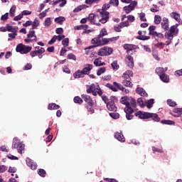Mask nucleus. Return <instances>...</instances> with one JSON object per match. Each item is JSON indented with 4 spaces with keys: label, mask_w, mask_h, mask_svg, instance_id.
Returning a JSON list of instances; mask_svg holds the SVG:
<instances>
[{
    "label": "nucleus",
    "mask_w": 182,
    "mask_h": 182,
    "mask_svg": "<svg viewBox=\"0 0 182 182\" xmlns=\"http://www.w3.org/2000/svg\"><path fill=\"white\" fill-rule=\"evenodd\" d=\"M178 26V24H176L171 26V28L169 29V32H171V33H176V29H177Z\"/></svg>",
    "instance_id": "obj_57"
},
{
    "label": "nucleus",
    "mask_w": 182,
    "mask_h": 182,
    "mask_svg": "<svg viewBox=\"0 0 182 182\" xmlns=\"http://www.w3.org/2000/svg\"><path fill=\"white\" fill-rule=\"evenodd\" d=\"M27 38L24 39V42L26 43H30V42H36L38 41V37H36V35L35 34V31H30L27 34Z\"/></svg>",
    "instance_id": "obj_10"
},
{
    "label": "nucleus",
    "mask_w": 182,
    "mask_h": 182,
    "mask_svg": "<svg viewBox=\"0 0 182 182\" xmlns=\"http://www.w3.org/2000/svg\"><path fill=\"white\" fill-rule=\"evenodd\" d=\"M129 21H122L121 23H119V26H120V28H125V27H127V26H129Z\"/></svg>",
    "instance_id": "obj_53"
},
{
    "label": "nucleus",
    "mask_w": 182,
    "mask_h": 182,
    "mask_svg": "<svg viewBox=\"0 0 182 182\" xmlns=\"http://www.w3.org/2000/svg\"><path fill=\"white\" fill-rule=\"evenodd\" d=\"M173 33H171L169 31L168 32H166L165 33V38L166 39H171V40H173Z\"/></svg>",
    "instance_id": "obj_52"
},
{
    "label": "nucleus",
    "mask_w": 182,
    "mask_h": 182,
    "mask_svg": "<svg viewBox=\"0 0 182 182\" xmlns=\"http://www.w3.org/2000/svg\"><path fill=\"white\" fill-rule=\"evenodd\" d=\"M129 103H130V106L132 109H136V107H137V104L136 103V100L132 98Z\"/></svg>",
    "instance_id": "obj_51"
},
{
    "label": "nucleus",
    "mask_w": 182,
    "mask_h": 182,
    "mask_svg": "<svg viewBox=\"0 0 182 182\" xmlns=\"http://www.w3.org/2000/svg\"><path fill=\"white\" fill-rule=\"evenodd\" d=\"M48 110H58V109H60V106L55 103H51L48 105Z\"/></svg>",
    "instance_id": "obj_29"
},
{
    "label": "nucleus",
    "mask_w": 182,
    "mask_h": 182,
    "mask_svg": "<svg viewBox=\"0 0 182 182\" xmlns=\"http://www.w3.org/2000/svg\"><path fill=\"white\" fill-rule=\"evenodd\" d=\"M110 8V4H103L102 9H98L99 14H97V19L101 23H106L109 21V13L107 11Z\"/></svg>",
    "instance_id": "obj_1"
},
{
    "label": "nucleus",
    "mask_w": 182,
    "mask_h": 182,
    "mask_svg": "<svg viewBox=\"0 0 182 182\" xmlns=\"http://www.w3.org/2000/svg\"><path fill=\"white\" fill-rule=\"evenodd\" d=\"M95 48H97V46H96V44H94V46H88L86 48H85L86 55H89V52H90L89 50H93V49H95Z\"/></svg>",
    "instance_id": "obj_45"
},
{
    "label": "nucleus",
    "mask_w": 182,
    "mask_h": 182,
    "mask_svg": "<svg viewBox=\"0 0 182 182\" xmlns=\"http://www.w3.org/2000/svg\"><path fill=\"white\" fill-rule=\"evenodd\" d=\"M161 123L162 124H168L169 126H173L176 124V122L174 121L170 120V119H162L161 121Z\"/></svg>",
    "instance_id": "obj_32"
},
{
    "label": "nucleus",
    "mask_w": 182,
    "mask_h": 182,
    "mask_svg": "<svg viewBox=\"0 0 182 182\" xmlns=\"http://www.w3.org/2000/svg\"><path fill=\"white\" fill-rule=\"evenodd\" d=\"M81 97L83 99L85 102L87 103V105H90L93 103V100H92L90 96L87 95H82Z\"/></svg>",
    "instance_id": "obj_23"
},
{
    "label": "nucleus",
    "mask_w": 182,
    "mask_h": 182,
    "mask_svg": "<svg viewBox=\"0 0 182 182\" xmlns=\"http://www.w3.org/2000/svg\"><path fill=\"white\" fill-rule=\"evenodd\" d=\"M146 33H147L146 31H138V36H136V39H139V41H149L150 39V36H146Z\"/></svg>",
    "instance_id": "obj_14"
},
{
    "label": "nucleus",
    "mask_w": 182,
    "mask_h": 182,
    "mask_svg": "<svg viewBox=\"0 0 182 182\" xmlns=\"http://www.w3.org/2000/svg\"><path fill=\"white\" fill-rule=\"evenodd\" d=\"M136 6H137V1H133L131 2V4L129 6H125L124 7V12H126V14H130L132 11H134Z\"/></svg>",
    "instance_id": "obj_12"
},
{
    "label": "nucleus",
    "mask_w": 182,
    "mask_h": 182,
    "mask_svg": "<svg viewBox=\"0 0 182 182\" xmlns=\"http://www.w3.org/2000/svg\"><path fill=\"white\" fill-rule=\"evenodd\" d=\"M113 85L117 89H119V90H122V92H125L126 93H129V91L122 85V84H119L117 82H114Z\"/></svg>",
    "instance_id": "obj_22"
},
{
    "label": "nucleus",
    "mask_w": 182,
    "mask_h": 182,
    "mask_svg": "<svg viewBox=\"0 0 182 182\" xmlns=\"http://www.w3.org/2000/svg\"><path fill=\"white\" fill-rule=\"evenodd\" d=\"M102 63V58H95L94 60V65L96 67H100V65Z\"/></svg>",
    "instance_id": "obj_42"
},
{
    "label": "nucleus",
    "mask_w": 182,
    "mask_h": 182,
    "mask_svg": "<svg viewBox=\"0 0 182 182\" xmlns=\"http://www.w3.org/2000/svg\"><path fill=\"white\" fill-rule=\"evenodd\" d=\"M124 49L127 50V53L128 55L130 54V52H133V50H136V49H139V46L133 44H124L123 46Z\"/></svg>",
    "instance_id": "obj_13"
},
{
    "label": "nucleus",
    "mask_w": 182,
    "mask_h": 182,
    "mask_svg": "<svg viewBox=\"0 0 182 182\" xmlns=\"http://www.w3.org/2000/svg\"><path fill=\"white\" fill-rule=\"evenodd\" d=\"M139 19L141 22H147V18H146V14L145 13H140L139 14Z\"/></svg>",
    "instance_id": "obj_47"
},
{
    "label": "nucleus",
    "mask_w": 182,
    "mask_h": 182,
    "mask_svg": "<svg viewBox=\"0 0 182 182\" xmlns=\"http://www.w3.org/2000/svg\"><path fill=\"white\" fill-rule=\"evenodd\" d=\"M74 102L77 103L78 105H82V103H83V100H82L80 97L77 96L74 97Z\"/></svg>",
    "instance_id": "obj_48"
},
{
    "label": "nucleus",
    "mask_w": 182,
    "mask_h": 182,
    "mask_svg": "<svg viewBox=\"0 0 182 182\" xmlns=\"http://www.w3.org/2000/svg\"><path fill=\"white\" fill-rule=\"evenodd\" d=\"M16 50L21 55H26V53H29L32 50V47L19 43L17 45Z\"/></svg>",
    "instance_id": "obj_8"
},
{
    "label": "nucleus",
    "mask_w": 182,
    "mask_h": 182,
    "mask_svg": "<svg viewBox=\"0 0 182 182\" xmlns=\"http://www.w3.org/2000/svg\"><path fill=\"white\" fill-rule=\"evenodd\" d=\"M17 36H18V33L16 32L9 33V38H8V41H12V39H15V38H16Z\"/></svg>",
    "instance_id": "obj_43"
},
{
    "label": "nucleus",
    "mask_w": 182,
    "mask_h": 182,
    "mask_svg": "<svg viewBox=\"0 0 182 182\" xmlns=\"http://www.w3.org/2000/svg\"><path fill=\"white\" fill-rule=\"evenodd\" d=\"M156 48H160L161 49H164V46H166V43L163 42H160L156 44Z\"/></svg>",
    "instance_id": "obj_61"
},
{
    "label": "nucleus",
    "mask_w": 182,
    "mask_h": 182,
    "mask_svg": "<svg viewBox=\"0 0 182 182\" xmlns=\"http://www.w3.org/2000/svg\"><path fill=\"white\" fill-rule=\"evenodd\" d=\"M26 164L31 168V170H36L38 165L36 163L33 162L30 158H26Z\"/></svg>",
    "instance_id": "obj_16"
},
{
    "label": "nucleus",
    "mask_w": 182,
    "mask_h": 182,
    "mask_svg": "<svg viewBox=\"0 0 182 182\" xmlns=\"http://www.w3.org/2000/svg\"><path fill=\"white\" fill-rule=\"evenodd\" d=\"M11 149H17L18 153L22 154L25 151V144L19 141V139L16 137L14 138Z\"/></svg>",
    "instance_id": "obj_6"
},
{
    "label": "nucleus",
    "mask_w": 182,
    "mask_h": 182,
    "mask_svg": "<svg viewBox=\"0 0 182 182\" xmlns=\"http://www.w3.org/2000/svg\"><path fill=\"white\" fill-rule=\"evenodd\" d=\"M167 105H168V106H171V107H176V106H177V103L171 100H167Z\"/></svg>",
    "instance_id": "obj_50"
},
{
    "label": "nucleus",
    "mask_w": 182,
    "mask_h": 182,
    "mask_svg": "<svg viewBox=\"0 0 182 182\" xmlns=\"http://www.w3.org/2000/svg\"><path fill=\"white\" fill-rule=\"evenodd\" d=\"M114 30L115 31V32H122V27H120V26L118 24L114 26Z\"/></svg>",
    "instance_id": "obj_63"
},
{
    "label": "nucleus",
    "mask_w": 182,
    "mask_h": 182,
    "mask_svg": "<svg viewBox=\"0 0 182 182\" xmlns=\"http://www.w3.org/2000/svg\"><path fill=\"white\" fill-rule=\"evenodd\" d=\"M32 25V29H36L37 26H39V21L38 20V18H35L34 21L33 22V23H31Z\"/></svg>",
    "instance_id": "obj_49"
},
{
    "label": "nucleus",
    "mask_w": 182,
    "mask_h": 182,
    "mask_svg": "<svg viewBox=\"0 0 182 182\" xmlns=\"http://www.w3.org/2000/svg\"><path fill=\"white\" fill-rule=\"evenodd\" d=\"M38 174L41 176V177H46V171L44 169H39L38 171Z\"/></svg>",
    "instance_id": "obj_55"
},
{
    "label": "nucleus",
    "mask_w": 182,
    "mask_h": 182,
    "mask_svg": "<svg viewBox=\"0 0 182 182\" xmlns=\"http://www.w3.org/2000/svg\"><path fill=\"white\" fill-rule=\"evenodd\" d=\"M122 85L125 87H133V83L130 82V80H123Z\"/></svg>",
    "instance_id": "obj_30"
},
{
    "label": "nucleus",
    "mask_w": 182,
    "mask_h": 182,
    "mask_svg": "<svg viewBox=\"0 0 182 182\" xmlns=\"http://www.w3.org/2000/svg\"><path fill=\"white\" fill-rule=\"evenodd\" d=\"M171 18L175 19L177 22H180V14L177 12H172L170 14Z\"/></svg>",
    "instance_id": "obj_28"
},
{
    "label": "nucleus",
    "mask_w": 182,
    "mask_h": 182,
    "mask_svg": "<svg viewBox=\"0 0 182 182\" xmlns=\"http://www.w3.org/2000/svg\"><path fill=\"white\" fill-rule=\"evenodd\" d=\"M97 16H99L97 14H90L88 17H87V19L90 22V23L95 25L96 23V18Z\"/></svg>",
    "instance_id": "obj_19"
},
{
    "label": "nucleus",
    "mask_w": 182,
    "mask_h": 182,
    "mask_svg": "<svg viewBox=\"0 0 182 182\" xmlns=\"http://www.w3.org/2000/svg\"><path fill=\"white\" fill-rule=\"evenodd\" d=\"M175 76H182V69L175 72Z\"/></svg>",
    "instance_id": "obj_64"
},
{
    "label": "nucleus",
    "mask_w": 182,
    "mask_h": 182,
    "mask_svg": "<svg viewBox=\"0 0 182 182\" xmlns=\"http://www.w3.org/2000/svg\"><path fill=\"white\" fill-rule=\"evenodd\" d=\"M161 26L162 29H164L165 31H168V18H167L166 17H164L162 19V22H161Z\"/></svg>",
    "instance_id": "obj_17"
},
{
    "label": "nucleus",
    "mask_w": 182,
    "mask_h": 182,
    "mask_svg": "<svg viewBox=\"0 0 182 182\" xmlns=\"http://www.w3.org/2000/svg\"><path fill=\"white\" fill-rule=\"evenodd\" d=\"M116 103H117V98L114 96L110 97L109 102L107 104V108L109 112H117Z\"/></svg>",
    "instance_id": "obj_7"
},
{
    "label": "nucleus",
    "mask_w": 182,
    "mask_h": 182,
    "mask_svg": "<svg viewBox=\"0 0 182 182\" xmlns=\"http://www.w3.org/2000/svg\"><path fill=\"white\" fill-rule=\"evenodd\" d=\"M60 2H61V3L60 4ZM58 4H60L59 6H60V8H63V6H64L65 4H66V0H56L55 1H54L53 3V5H54V6L58 5Z\"/></svg>",
    "instance_id": "obj_36"
},
{
    "label": "nucleus",
    "mask_w": 182,
    "mask_h": 182,
    "mask_svg": "<svg viewBox=\"0 0 182 182\" xmlns=\"http://www.w3.org/2000/svg\"><path fill=\"white\" fill-rule=\"evenodd\" d=\"M56 39H58V36H54L50 41H48V45H53L56 42Z\"/></svg>",
    "instance_id": "obj_59"
},
{
    "label": "nucleus",
    "mask_w": 182,
    "mask_h": 182,
    "mask_svg": "<svg viewBox=\"0 0 182 182\" xmlns=\"http://www.w3.org/2000/svg\"><path fill=\"white\" fill-rule=\"evenodd\" d=\"M7 32H18V27L10 26L9 24H6Z\"/></svg>",
    "instance_id": "obj_34"
},
{
    "label": "nucleus",
    "mask_w": 182,
    "mask_h": 182,
    "mask_svg": "<svg viewBox=\"0 0 182 182\" xmlns=\"http://www.w3.org/2000/svg\"><path fill=\"white\" fill-rule=\"evenodd\" d=\"M111 66L113 70H119V68H120V66L117 63V60H114V62H112Z\"/></svg>",
    "instance_id": "obj_37"
},
{
    "label": "nucleus",
    "mask_w": 182,
    "mask_h": 182,
    "mask_svg": "<svg viewBox=\"0 0 182 182\" xmlns=\"http://www.w3.org/2000/svg\"><path fill=\"white\" fill-rule=\"evenodd\" d=\"M86 8H88V6L86 4H82L78 6L77 8H75L73 10V12L74 13L80 12V11H82V9H86Z\"/></svg>",
    "instance_id": "obj_33"
},
{
    "label": "nucleus",
    "mask_w": 182,
    "mask_h": 182,
    "mask_svg": "<svg viewBox=\"0 0 182 182\" xmlns=\"http://www.w3.org/2000/svg\"><path fill=\"white\" fill-rule=\"evenodd\" d=\"M148 29L149 31V35H151L152 36H154L155 33L157 32V31H155L156 26H150Z\"/></svg>",
    "instance_id": "obj_35"
},
{
    "label": "nucleus",
    "mask_w": 182,
    "mask_h": 182,
    "mask_svg": "<svg viewBox=\"0 0 182 182\" xmlns=\"http://www.w3.org/2000/svg\"><path fill=\"white\" fill-rule=\"evenodd\" d=\"M134 116L136 117H139V119H152L154 122H159L160 121V117H159V115L157 114H153V113H149V112H141V111H138L134 114Z\"/></svg>",
    "instance_id": "obj_3"
},
{
    "label": "nucleus",
    "mask_w": 182,
    "mask_h": 182,
    "mask_svg": "<svg viewBox=\"0 0 182 182\" xmlns=\"http://www.w3.org/2000/svg\"><path fill=\"white\" fill-rule=\"evenodd\" d=\"M120 103H122V105H125L126 107H132L130 105V102L127 101V97H122L121 98Z\"/></svg>",
    "instance_id": "obj_27"
},
{
    "label": "nucleus",
    "mask_w": 182,
    "mask_h": 182,
    "mask_svg": "<svg viewBox=\"0 0 182 182\" xmlns=\"http://www.w3.org/2000/svg\"><path fill=\"white\" fill-rule=\"evenodd\" d=\"M113 53V48L107 46L102 47L97 51L98 56H109Z\"/></svg>",
    "instance_id": "obj_9"
},
{
    "label": "nucleus",
    "mask_w": 182,
    "mask_h": 182,
    "mask_svg": "<svg viewBox=\"0 0 182 182\" xmlns=\"http://www.w3.org/2000/svg\"><path fill=\"white\" fill-rule=\"evenodd\" d=\"M159 77L161 80H162V82H164L165 83H168V82H170V77L167 74H166V73L161 74V75H159Z\"/></svg>",
    "instance_id": "obj_25"
},
{
    "label": "nucleus",
    "mask_w": 182,
    "mask_h": 182,
    "mask_svg": "<svg viewBox=\"0 0 182 182\" xmlns=\"http://www.w3.org/2000/svg\"><path fill=\"white\" fill-rule=\"evenodd\" d=\"M93 69V65L86 64L82 70H78L73 74L75 79H80V77H85V75H90V72Z\"/></svg>",
    "instance_id": "obj_2"
},
{
    "label": "nucleus",
    "mask_w": 182,
    "mask_h": 182,
    "mask_svg": "<svg viewBox=\"0 0 182 182\" xmlns=\"http://www.w3.org/2000/svg\"><path fill=\"white\" fill-rule=\"evenodd\" d=\"M15 11H16V6L14 5L12 6V7L10 9V16L11 18H14V16H15Z\"/></svg>",
    "instance_id": "obj_41"
},
{
    "label": "nucleus",
    "mask_w": 182,
    "mask_h": 182,
    "mask_svg": "<svg viewBox=\"0 0 182 182\" xmlns=\"http://www.w3.org/2000/svg\"><path fill=\"white\" fill-rule=\"evenodd\" d=\"M154 23H156V25H160V23H161V16H160L159 15H155Z\"/></svg>",
    "instance_id": "obj_40"
},
{
    "label": "nucleus",
    "mask_w": 182,
    "mask_h": 182,
    "mask_svg": "<svg viewBox=\"0 0 182 182\" xmlns=\"http://www.w3.org/2000/svg\"><path fill=\"white\" fill-rule=\"evenodd\" d=\"M146 107L148 109H151L153 107V105H154V100L151 99V100H148L146 102Z\"/></svg>",
    "instance_id": "obj_39"
},
{
    "label": "nucleus",
    "mask_w": 182,
    "mask_h": 182,
    "mask_svg": "<svg viewBox=\"0 0 182 182\" xmlns=\"http://www.w3.org/2000/svg\"><path fill=\"white\" fill-rule=\"evenodd\" d=\"M107 36V30H106V28H104L101 29L98 36L96 38H94V39H102V38H103V36Z\"/></svg>",
    "instance_id": "obj_24"
},
{
    "label": "nucleus",
    "mask_w": 182,
    "mask_h": 182,
    "mask_svg": "<svg viewBox=\"0 0 182 182\" xmlns=\"http://www.w3.org/2000/svg\"><path fill=\"white\" fill-rule=\"evenodd\" d=\"M66 21V18L63 16H59L55 18V22L59 23V25H63V22Z\"/></svg>",
    "instance_id": "obj_31"
},
{
    "label": "nucleus",
    "mask_w": 182,
    "mask_h": 182,
    "mask_svg": "<svg viewBox=\"0 0 182 182\" xmlns=\"http://www.w3.org/2000/svg\"><path fill=\"white\" fill-rule=\"evenodd\" d=\"M107 5H109V8L110 5H113V6H119V0H110Z\"/></svg>",
    "instance_id": "obj_44"
},
{
    "label": "nucleus",
    "mask_w": 182,
    "mask_h": 182,
    "mask_svg": "<svg viewBox=\"0 0 182 182\" xmlns=\"http://www.w3.org/2000/svg\"><path fill=\"white\" fill-rule=\"evenodd\" d=\"M105 72H106V68L105 67L100 68L97 70V75L100 76L101 75H103V73H105Z\"/></svg>",
    "instance_id": "obj_38"
},
{
    "label": "nucleus",
    "mask_w": 182,
    "mask_h": 182,
    "mask_svg": "<svg viewBox=\"0 0 182 182\" xmlns=\"http://www.w3.org/2000/svg\"><path fill=\"white\" fill-rule=\"evenodd\" d=\"M173 112V113H177V114H182V108H175Z\"/></svg>",
    "instance_id": "obj_62"
},
{
    "label": "nucleus",
    "mask_w": 182,
    "mask_h": 182,
    "mask_svg": "<svg viewBox=\"0 0 182 182\" xmlns=\"http://www.w3.org/2000/svg\"><path fill=\"white\" fill-rule=\"evenodd\" d=\"M125 62L128 68H130V69H133V68H134V60H133V57H132V55H127L125 58Z\"/></svg>",
    "instance_id": "obj_15"
},
{
    "label": "nucleus",
    "mask_w": 182,
    "mask_h": 182,
    "mask_svg": "<svg viewBox=\"0 0 182 182\" xmlns=\"http://www.w3.org/2000/svg\"><path fill=\"white\" fill-rule=\"evenodd\" d=\"M67 59H71L72 60H76V55L73 53H69L67 56Z\"/></svg>",
    "instance_id": "obj_60"
},
{
    "label": "nucleus",
    "mask_w": 182,
    "mask_h": 182,
    "mask_svg": "<svg viewBox=\"0 0 182 182\" xmlns=\"http://www.w3.org/2000/svg\"><path fill=\"white\" fill-rule=\"evenodd\" d=\"M62 45H63L65 48L69 46V38H64L62 41Z\"/></svg>",
    "instance_id": "obj_56"
},
{
    "label": "nucleus",
    "mask_w": 182,
    "mask_h": 182,
    "mask_svg": "<svg viewBox=\"0 0 182 182\" xmlns=\"http://www.w3.org/2000/svg\"><path fill=\"white\" fill-rule=\"evenodd\" d=\"M114 138L117 139V140H118L119 141H121L122 143H124V141H126L124 136L120 132H116L114 134Z\"/></svg>",
    "instance_id": "obj_20"
},
{
    "label": "nucleus",
    "mask_w": 182,
    "mask_h": 182,
    "mask_svg": "<svg viewBox=\"0 0 182 182\" xmlns=\"http://www.w3.org/2000/svg\"><path fill=\"white\" fill-rule=\"evenodd\" d=\"M87 93H92L93 96H97V95L98 96H102L103 95V91H102L99 85L92 84L91 85H87Z\"/></svg>",
    "instance_id": "obj_5"
},
{
    "label": "nucleus",
    "mask_w": 182,
    "mask_h": 182,
    "mask_svg": "<svg viewBox=\"0 0 182 182\" xmlns=\"http://www.w3.org/2000/svg\"><path fill=\"white\" fill-rule=\"evenodd\" d=\"M106 87H108L109 89L112 90V92H117V87H114V85H113L110 83H107L106 85Z\"/></svg>",
    "instance_id": "obj_46"
},
{
    "label": "nucleus",
    "mask_w": 182,
    "mask_h": 182,
    "mask_svg": "<svg viewBox=\"0 0 182 182\" xmlns=\"http://www.w3.org/2000/svg\"><path fill=\"white\" fill-rule=\"evenodd\" d=\"M124 112L126 113L127 120H132L133 117H134V115H133L134 113V109L132 107H125L124 109Z\"/></svg>",
    "instance_id": "obj_11"
},
{
    "label": "nucleus",
    "mask_w": 182,
    "mask_h": 182,
    "mask_svg": "<svg viewBox=\"0 0 182 182\" xmlns=\"http://www.w3.org/2000/svg\"><path fill=\"white\" fill-rule=\"evenodd\" d=\"M136 93L139 95L140 96H142L143 97H147L149 96V94L146 92L143 87H136L135 90Z\"/></svg>",
    "instance_id": "obj_18"
},
{
    "label": "nucleus",
    "mask_w": 182,
    "mask_h": 182,
    "mask_svg": "<svg viewBox=\"0 0 182 182\" xmlns=\"http://www.w3.org/2000/svg\"><path fill=\"white\" fill-rule=\"evenodd\" d=\"M119 38V36H117L109 38H105L103 37L99 39L92 38L91 43L95 45V46H105V45H107L109 42H114V41H117Z\"/></svg>",
    "instance_id": "obj_4"
},
{
    "label": "nucleus",
    "mask_w": 182,
    "mask_h": 182,
    "mask_svg": "<svg viewBox=\"0 0 182 182\" xmlns=\"http://www.w3.org/2000/svg\"><path fill=\"white\" fill-rule=\"evenodd\" d=\"M168 68H161V67H159L156 68L155 70V73L156 75L161 76V75H163V73H166V72H167L168 70Z\"/></svg>",
    "instance_id": "obj_21"
},
{
    "label": "nucleus",
    "mask_w": 182,
    "mask_h": 182,
    "mask_svg": "<svg viewBox=\"0 0 182 182\" xmlns=\"http://www.w3.org/2000/svg\"><path fill=\"white\" fill-rule=\"evenodd\" d=\"M44 25L45 26H47L48 28V26H50V25H52V21H50V18H46L45 21H44Z\"/></svg>",
    "instance_id": "obj_54"
},
{
    "label": "nucleus",
    "mask_w": 182,
    "mask_h": 182,
    "mask_svg": "<svg viewBox=\"0 0 182 182\" xmlns=\"http://www.w3.org/2000/svg\"><path fill=\"white\" fill-rule=\"evenodd\" d=\"M109 116L112 119H119V117H120V114H119V113L112 112V113H109Z\"/></svg>",
    "instance_id": "obj_58"
},
{
    "label": "nucleus",
    "mask_w": 182,
    "mask_h": 182,
    "mask_svg": "<svg viewBox=\"0 0 182 182\" xmlns=\"http://www.w3.org/2000/svg\"><path fill=\"white\" fill-rule=\"evenodd\" d=\"M93 105H95L94 102L91 104L85 105V107L87 109V112H89V113H90L91 114H93V113H95V109H93Z\"/></svg>",
    "instance_id": "obj_26"
}]
</instances>
